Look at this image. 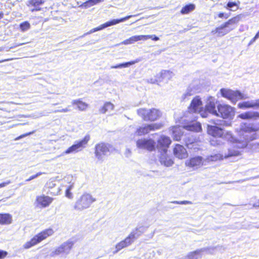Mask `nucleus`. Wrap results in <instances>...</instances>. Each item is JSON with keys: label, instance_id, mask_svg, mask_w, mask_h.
Here are the masks:
<instances>
[{"label": "nucleus", "instance_id": "obj_26", "mask_svg": "<svg viewBox=\"0 0 259 259\" xmlns=\"http://www.w3.org/2000/svg\"><path fill=\"white\" fill-rule=\"evenodd\" d=\"M146 37L147 38L148 37L143 36L142 35L133 36L130 37L129 38H128L126 40H124V41L121 42L120 43V44L125 45L132 44L134 43L135 42H136V41H138L139 40H143V39H145V38H146Z\"/></svg>", "mask_w": 259, "mask_h": 259}, {"label": "nucleus", "instance_id": "obj_50", "mask_svg": "<svg viewBox=\"0 0 259 259\" xmlns=\"http://www.w3.org/2000/svg\"><path fill=\"white\" fill-rule=\"evenodd\" d=\"M172 203H178V201H174V202H168V204L166 206L167 207H169V208H172L171 205L172 204Z\"/></svg>", "mask_w": 259, "mask_h": 259}, {"label": "nucleus", "instance_id": "obj_33", "mask_svg": "<svg viewBox=\"0 0 259 259\" xmlns=\"http://www.w3.org/2000/svg\"><path fill=\"white\" fill-rule=\"evenodd\" d=\"M145 228L143 226H141L137 228L135 230H133L130 234H134V240L137 239L145 231Z\"/></svg>", "mask_w": 259, "mask_h": 259}, {"label": "nucleus", "instance_id": "obj_61", "mask_svg": "<svg viewBox=\"0 0 259 259\" xmlns=\"http://www.w3.org/2000/svg\"><path fill=\"white\" fill-rule=\"evenodd\" d=\"M3 62V61H0V63H1V62Z\"/></svg>", "mask_w": 259, "mask_h": 259}, {"label": "nucleus", "instance_id": "obj_5", "mask_svg": "<svg viewBox=\"0 0 259 259\" xmlns=\"http://www.w3.org/2000/svg\"><path fill=\"white\" fill-rule=\"evenodd\" d=\"M137 114L145 121H154L159 119L162 113L158 109L155 108H140L137 110Z\"/></svg>", "mask_w": 259, "mask_h": 259}, {"label": "nucleus", "instance_id": "obj_11", "mask_svg": "<svg viewBox=\"0 0 259 259\" xmlns=\"http://www.w3.org/2000/svg\"><path fill=\"white\" fill-rule=\"evenodd\" d=\"M110 145L104 143L98 144L95 147V156L98 160L103 161L105 157L110 153Z\"/></svg>", "mask_w": 259, "mask_h": 259}, {"label": "nucleus", "instance_id": "obj_42", "mask_svg": "<svg viewBox=\"0 0 259 259\" xmlns=\"http://www.w3.org/2000/svg\"><path fill=\"white\" fill-rule=\"evenodd\" d=\"M218 16L219 18L227 19L229 17V15L224 12H220L218 14Z\"/></svg>", "mask_w": 259, "mask_h": 259}, {"label": "nucleus", "instance_id": "obj_14", "mask_svg": "<svg viewBox=\"0 0 259 259\" xmlns=\"http://www.w3.org/2000/svg\"><path fill=\"white\" fill-rule=\"evenodd\" d=\"M161 124L157 123L146 124L144 126L137 128L135 135L142 136L148 134L150 131H155L160 128Z\"/></svg>", "mask_w": 259, "mask_h": 259}, {"label": "nucleus", "instance_id": "obj_4", "mask_svg": "<svg viewBox=\"0 0 259 259\" xmlns=\"http://www.w3.org/2000/svg\"><path fill=\"white\" fill-rule=\"evenodd\" d=\"M96 200V198L93 197L91 194L87 193H84L75 202L74 209L82 211L89 208Z\"/></svg>", "mask_w": 259, "mask_h": 259}, {"label": "nucleus", "instance_id": "obj_2", "mask_svg": "<svg viewBox=\"0 0 259 259\" xmlns=\"http://www.w3.org/2000/svg\"><path fill=\"white\" fill-rule=\"evenodd\" d=\"M213 125L208 124L206 126L207 134L213 139L210 140L209 142L213 146H218L223 144L222 141L228 142H234L235 137L231 131H226L215 125V120L211 119L209 121Z\"/></svg>", "mask_w": 259, "mask_h": 259}, {"label": "nucleus", "instance_id": "obj_23", "mask_svg": "<svg viewBox=\"0 0 259 259\" xmlns=\"http://www.w3.org/2000/svg\"><path fill=\"white\" fill-rule=\"evenodd\" d=\"M45 3L44 0H29L27 2V5L28 7H33L34 8L31 10L32 12L34 11H40L41 9L39 6Z\"/></svg>", "mask_w": 259, "mask_h": 259}, {"label": "nucleus", "instance_id": "obj_32", "mask_svg": "<svg viewBox=\"0 0 259 259\" xmlns=\"http://www.w3.org/2000/svg\"><path fill=\"white\" fill-rule=\"evenodd\" d=\"M195 8V6L193 4H189L186 5L184 7H183L181 10V13L182 14H187L190 13V12L193 11Z\"/></svg>", "mask_w": 259, "mask_h": 259}, {"label": "nucleus", "instance_id": "obj_9", "mask_svg": "<svg viewBox=\"0 0 259 259\" xmlns=\"http://www.w3.org/2000/svg\"><path fill=\"white\" fill-rule=\"evenodd\" d=\"M218 115L224 119L232 118L235 114L234 108L226 104H219L217 105Z\"/></svg>", "mask_w": 259, "mask_h": 259}, {"label": "nucleus", "instance_id": "obj_59", "mask_svg": "<svg viewBox=\"0 0 259 259\" xmlns=\"http://www.w3.org/2000/svg\"><path fill=\"white\" fill-rule=\"evenodd\" d=\"M2 48H0V51H2Z\"/></svg>", "mask_w": 259, "mask_h": 259}, {"label": "nucleus", "instance_id": "obj_51", "mask_svg": "<svg viewBox=\"0 0 259 259\" xmlns=\"http://www.w3.org/2000/svg\"><path fill=\"white\" fill-rule=\"evenodd\" d=\"M179 204H192V202L188 201H183L179 202Z\"/></svg>", "mask_w": 259, "mask_h": 259}, {"label": "nucleus", "instance_id": "obj_8", "mask_svg": "<svg viewBox=\"0 0 259 259\" xmlns=\"http://www.w3.org/2000/svg\"><path fill=\"white\" fill-rule=\"evenodd\" d=\"M222 97L235 103L237 101L244 98L243 95L238 91H233L230 89L223 88L220 90Z\"/></svg>", "mask_w": 259, "mask_h": 259}, {"label": "nucleus", "instance_id": "obj_62", "mask_svg": "<svg viewBox=\"0 0 259 259\" xmlns=\"http://www.w3.org/2000/svg\"><path fill=\"white\" fill-rule=\"evenodd\" d=\"M0 110H1V109L0 108Z\"/></svg>", "mask_w": 259, "mask_h": 259}, {"label": "nucleus", "instance_id": "obj_31", "mask_svg": "<svg viewBox=\"0 0 259 259\" xmlns=\"http://www.w3.org/2000/svg\"><path fill=\"white\" fill-rule=\"evenodd\" d=\"M139 60H136L135 61H130L127 62H125L121 64H119L116 65H113L110 67L111 69H118V68H122L128 67L131 65H134L136 63L139 62Z\"/></svg>", "mask_w": 259, "mask_h": 259}, {"label": "nucleus", "instance_id": "obj_60", "mask_svg": "<svg viewBox=\"0 0 259 259\" xmlns=\"http://www.w3.org/2000/svg\"><path fill=\"white\" fill-rule=\"evenodd\" d=\"M175 139H176V141H177V140H178V139H177V138H176V137L175 138Z\"/></svg>", "mask_w": 259, "mask_h": 259}, {"label": "nucleus", "instance_id": "obj_25", "mask_svg": "<svg viewBox=\"0 0 259 259\" xmlns=\"http://www.w3.org/2000/svg\"><path fill=\"white\" fill-rule=\"evenodd\" d=\"M161 155L159 157V160L161 164H163L166 166H171L173 164L172 160L168 157L166 152L164 153L163 152H160Z\"/></svg>", "mask_w": 259, "mask_h": 259}, {"label": "nucleus", "instance_id": "obj_54", "mask_svg": "<svg viewBox=\"0 0 259 259\" xmlns=\"http://www.w3.org/2000/svg\"><path fill=\"white\" fill-rule=\"evenodd\" d=\"M25 44V43L17 44H16V46H16V47L20 46L23 45H24V44Z\"/></svg>", "mask_w": 259, "mask_h": 259}, {"label": "nucleus", "instance_id": "obj_20", "mask_svg": "<svg viewBox=\"0 0 259 259\" xmlns=\"http://www.w3.org/2000/svg\"><path fill=\"white\" fill-rule=\"evenodd\" d=\"M187 166L190 167H198L202 165V158L200 156L190 158L186 163Z\"/></svg>", "mask_w": 259, "mask_h": 259}, {"label": "nucleus", "instance_id": "obj_40", "mask_svg": "<svg viewBox=\"0 0 259 259\" xmlns=\"http://www.w3.org/2000/svg\"><path fill=\"white\" fill-rule=\"evenodd\" d=\"M142 36L148 37L147 38L146 37V38H145V39H143V40H146L149 38H151L155 41H157L159 39V37L155 35H142Z\"/></svg>", "mask_w": 259, "mask_h": 259}, {"label": "nucleus", "instance_id": "obj_34", "mask_svg": "<svg viewBox=\"0 0 259 259\" xmlns=\"http://www.w3.org/2000/svg\"><path fill=\"white\" fill-rule=\"evenodd\" d=\"M103 1L104 0H89L83 4V6L85 8H88Z\"/></svg>", "mask_w": 259, "mask_h": 259}, {"label": "nucleus", "instance_id": "obj_10", "mask_svg": "<svg viewBox=\"0 0 259 259\" xmlns=\"http://www.w3.org/2000/svg\"><path fill=\"white\" fill-rule=\"evenodd\" d=\"M136 16L137 15H129V16H126V17H125L124 18H121V19H113V20H111L110 21H108V22H106L105 23H104L103 24L101 25L99 27H97L96 28H93V29H91L90 31H89V32H88L87 33H85L84 34H83L80 37H83L87 35L90 34H91L92 33H94V32H95L96 31L102 30V29H104V28H106L107 27L115 25V24L119 23L120 22H124V21L129 19L131 17H135V16Z\"/></svg>", "mask_w": 259, "mask_h": 259}, {"label": "nucleus", "instance_id": "obj_35", "mask_svg": "<svg viewBox=\"0 0 259 259\" xmlns=\"http://www.w3.org/2000/svg\"><path fill=\"white\" fill-rule=\"evenodd\" d=\"M188 156V153L186 150L183 146L179 145V159H183L186 158Z\"/></svg>", "mask_w": 259, "mask_h": 259}, {"label": "nucleus", "instance_id": "obj_16", "mask_svg": "<svg viewBox=\"0 0 259 259\" xmlns=\"http://www.w3.org/2000/svg\"><path fill=\"white\" fill-rule=\"evenodd\" d=\"M134 234H130L129 235L123 240L118 243L115 246V250L113 251V254L117 253L122 248L127 247L134 242Z\"/></svg>", "mask_w": 259, "mask_h": 259}, {"label": "nucleus", "instance_id": "obj_29", "mask_svg": "<svg viewBox=\"0 0 259 259\" xmlns=\"http://www.w3.org/2000/svg\"><path fill=\"white\" fill-rule=\"evenodd\" d=\"M72 104L73 105H76L77 109L80 111H84L88 107V104L87 103L82 102L80 99L73 100L72 101Z\"/></svg>", "mask_w": 259, "mask_h": 259}, {"label": "nucleus", "instance_id": "obj_52", "mask_svg": "<svg viewBox=\"0 0 259 259\" xmlns=\"http://www.w3.org/2000/svg\"><path fill=\"white\" fill-rule=\"evenodd\" d=\"M259 37V32L257 31V32L256 33L255 36L253 37V38L255 39H256Z\"/></svg>", "mask_w": 259, "mask_h": 259}, {"label": "nucleus", "instance_id": "obj_7", "mask_svg": "<svg viewBox=\"0 0 259 259\" xmlns=\"http://www.w3.org/2000/svg\"><path fill=\"white\" fill-rule=\"evenodd\" d=\"M90 139V136L86 135L82 140L75 141L74 143L71 146L63 152L62 155L77 153L82 151L86 147Z\"/></svg>", "mask_w": 259, "mask_h": 259}, {"label": "nucleus", "instance_id": "obj_24", "mask_svg": "<svg viewBox=\"0 0 259 259\" xmlns=\"http://www.w3.org/2000/svg\"><path fill=\"white\" fill-rule=\"evenodd\" d=\"M216 106L213 101H209L205 106V114H207L206 112H208L215 116L218 115V110L215 109Z\"/></svg>", "mask_w": 259, "mask_h": 259}, {"label": "nucleus", "instance_id": "obj_53", "mask_svg": "<svg viewBox=\"0 0 259 259\" xmlns=\"http://www.w3.org/2000/svg\"><path fill=\"white\" fill-rule=\"evenodd\" d=\"M131 153V151L130 149H127L126 150V154H130ZM126 156H128V155H126Z\"/></svg>", "mask_w": 259, "mask_h": 259}, {"label": "nucleus", "instance_id": "obj_49", "mask_svg": "<svg viewBox=\"0 0 259 259\" xmlns=\"http://www.w3.org/2000/svg\"><path fill=\"white\" fill-rule=\"evenodd\" d=\"M178 146V145L176 144L175 148L174 149V153L175 155V156H176L178 153V150L177 148Z\"/></svg>", "mask_w": 259, "mask_h": 259}, {"label": "nucleus", "instance_id": "obj_45", "mask_svg": "<svg viewBox=\"0 0 259 259\" xmlns=\"http://www.w3.org/2000/svg\"><path fill=\"white\" fill-rule=\"evenodd\" d=\"M70 111V110L68 108H64V109H60V110H55V111H54V112H55V113H57V112L66 113V112H68Z\"/></svg>", "mask_w": 259, "mask_h": 259}, {"label": "nucleus", "instance_id": "obj_36", "mask_svg": "<svg viewBox=\"0 0 259 259\" xmlns=\"http://www.w3.org/2000/svg\"><path fill=\"white\" fill-rule=\"evenodd\" d=\"M19 26L23 32L26 31L30 28V24L28 21H24L20 23Z\"/></svg>", "mask_w": 259, "mask_h": 259}, {"label": "nucleus", "instance_id": "obj_57", "mask_svg": "<svg viewBox=\"0 0 259 259\" xmlns=\"http://www.w3.org/2000/svg\"><path fill=\"white\" fill-rule=\"evenodd\" d=\"M257 206L259 207V200L257 202Z\"/></svg>", "mask_w": 259, "mask_h": 259}, {"label": "nucleus", "instance_id": "obj_55", "mask_svg": "<svg viewBox=\"0 0 259 259\" xmlns=\"http://www.w3.org/2000/svg\"><path fill=\"white\" fill-rule=\"evenodd\" d=\"M44 114H42V113H41H41H39V115L38 116V117H41V116H44Z\"/></svg>", "mask_w": 259, "mask_h": 259}, {"label": "nucleus", "instance_id": "obj_28", "mask_svg": "<svg viewBox=\"0 0 259 259\" xmlns=\"http://www.w3.org/2000/svg\"><path fill=\"white\" fill-rule=\"evenodd\" d=\"M47 186L49 188V193L53 195H58L60 191L59 187H56V185L53 182H50L47 183Z\"/></svg>", "mask_w": 259, "mask_h": 259}, {"label": "nucleus", "instance_id": "obj_44", "mask_svg": "<svg viewBox=\"0 0 259 259\" xmlns=\"http://www.w3.org/2000/svg\"><path fill=\"white\" fill-rule=\"evenodd\" d=\"M34 132H29V133H26V134H23V135H20V136H19L18 137L16 138L15 139V140H19L23 138H24L27 136H29V135H30L34 133Z\"/></svg>", "mask_w": 259, "mask_h": 259}, {"label": "nucleus", "instance_id": "obj_12", "mask_svg": "<svg viewBox=\"0 0 259 259\" xmlns=\"http://www.w3.org/2000/svg\"><path fill=\"white\" fill-rule=\"evenodd\" d=\"M201 99L199 97H196L192 100L189 106V110L192 113H200L202 117H206L207 115L205 114V112L203 111Z\"/></svg>", "mask_w": 259, "mask_h": 259}, {"label": "nucleus", "instance_id": "obj_41", "mask_svg": "<svg viewBox=\"0 0 259 259\" xmlns=\"http://www.w3.org/2000/svg\"><path fill=\"white\" fill-rule=\"evenodd\" d=\"M45 174V172H37L35 175H33V176H31L30 177H29L28 179H26L25 180V181L26 182L30 181L31 180L34 179L36 178L37 177L40 176V175H41L42 174Z\"/></svg>", "mask_w": 259, "mask_h": 259}, {"label": "nucleus", "instance_id": "obj_1", "mask_svg": "<svg viewBox=\"0 0 259 259\" xmlns=\"http://www.w3.org/2000/svg\"><path fill=\"white\" fill-rule=\"evenodd\" d=\"M238 117L243 120H252L251 122L242 123L238 130V134L243 137L244 141L248 143L256 139L257 133L259 131V112L247 111L240 114Z\"/></svg>", "mask_w": 259, "mask_h": 259}, {"label": "nucleus", "instance_id": "obj_22", "mask_svg": "<svg viewBox=\"0 0 259 259\" xmlns=\"http://www.w3.org/2000/svg\"><path fill=\"white\" fill-rule=\"evenodd\" d=\"M53 200V199L52 198L45 195L39 196L36 198V201L38 204L43 207L49 206L50 204L52 203Z\"/></svg>", "mask_w": 259, "mask_h": 259}, {"label": "nucleus", "instance_id": "obj_6", "mask_svg": "<svg viewBox=\"0 0 259 259\" xmlns=\"http://www.w3.org/2000/svg\"><path fill=\"white\" fill-rule=\"evenodd\" d=\"M54 232L52 229H46L38 234L35 235L30 241L26 242L24 245L25 249H28L36 245L48 237L52 236Z\"/></svg>", "mask_w": 259, "mask_h": 259}, {"label": "nucleus", "instance_id": "obj_18", "mask_svg": "<svg viewBox=\"0 0 259 259\" xmlns=\"http://www.w3.org/2000/svg\"><path fill=\"white\" fill-rule=\"evenodd\" d=\"M183 128L191 132H200L202 131V127L200 123L198 122H188L182 125Z\"/></svg>", "mask_w": 259, "mask_h": 259}, {"label": "nucleus", "instance_id": "obj_58", "mask_svg": "<svg viewBox=\"0 0 259 259\" xmlns=\"http://www.w3.org/2000/svg\"><path fill=\"white\" fill-rule=\"evenodd\" d=\"M256 39H255L254 38H253L251 40V41H255Z\"/></svg>", "mask_w": 259, "mask_h": 259}, {"label": "nucleus", "instance_id": "obj_37", "mask_svg": "<svg viewBox=\"0 0 259 259\" xmlns=\"http://www.w3.org/2000/svg\"><path fill=\"white\" fill-rule=\"evenodd\" d=\"M239 155V152L235 150H229V153L227 155L224 156L225 158H228L232 156H238Z\"/></svg>", "mask_w": 259, "mask_h": 259}, {"label": "nucleus", "instance_id": "obj_19", "mask_svg": "<svg viewBox=\"0 0 259 259\" xmlns=\"http://www.w3.org/2000/svg\"><path fill=\"white\" fill-rule=\"evenodd\" d=\"M238 107L240 109L259 108V99L252 101H244L238 103Z\"/></svg>", "mask_w": 259, "mask_h": 259}, {"label": "nucleus", "instance_id": "obj_46", "mask_svg": "<svg viewBox=\"0 0 259 259\" xmlns=\"http://www.w3.org/2000/svg\"><path fill=\"white\" fill-rule=\"evenodd\" d=\"M7 252L0 250V259L5 257L7 255Z\"/></svg>", "mask_w": 259, "mask_h": 259}, {"label": "nucleus", "instance_id": "obj_15", "mask_svg": "<svg viewBox=\"0 0 259 259\" xmlns=\"http://www.w3.org/2000/svg\"><path fill=\"white\" fill-rule=\"evenodd\" d=\"M136 145L138 148L152 151L155 149V143L152 139H141L137 141Z\"/></svg>", "mask_w": 259, "mask_h": 259}, {"label": "nucleus", "instance_id": "obj_21", "mask_svg": "<svg viewBox=\"0 0 259 259\" xmlns=\"http://www.w3.org/2000/svg\"><path fill=\"white\" fill-rule=\"evenodd\" d=\"M173 76L172 72L168 70H162L159 74L157 75L159 79V82H166Z\"/></svg>", "mask_w": 259, "mask_h": 259}, {"label": "nucleus", "instance_id": "obj_38", "mask_svg": "<svg viewBox=\"0 0 259 259\" xmlns=\"http://www.w3.org/2000/svg\"><path fill=\"white\" fill-rule=\"evenodd\" d=\"M199 251H195L190 253L188 256V259H198Z\"/></svg>", "mask_w": 259, "mask_h": 259}, {"label": "nucleus", "instance_id": "obj_47", "mask_svg": "<svg viewBox=\"0 0 259 259\" xmlns=\"http://www.w3.org/2000/svg\"><path fill=\"white\" fill-rule=\"evenodd\" d=\"M149 82L151 83H157L159 84L160 83V82H159V79H158V78L157 77V76L156 77L155 79H151L150 80V81H149Z\"/></svg>", "mask_w": 259, "mask_h": 259}, {"label": "nucleus", "instance_id": "obj_17", "mask_svg": "<svg viewBox=\"0 0 259 259\" xmlns=\"http://www.w3.org/2000/svg\"><path fill=\"white\" fill-rule=\"evenodd\" d=\"M171 143V140L169 137L162 136L158 140L157 147L160 152L165 153L167 152V148Z\"/></svg>", "mask_w": 259, "mask_h": 259}, {"label": "nucleus", "instance_id": "obj_3", "mask_svg": "<svg viewBox=\"0 0 259 259\" xmlns=\"http://www.w3.org/2000/svg\"><path fill=\"white\" fill-rule=\"evenodd\" d=\"M241 20V15L235 16L211 31L212 34L223 36L233 30Z\"/></svg>", "mask_w": 259, "mask_h": 259}, {"label": "nucleus", "instance_id": "obj_30", "mask_svg": "<svg viewBox=\"0 0 259 259\" xmlns=\"http://www.w3.org/2000/svg\"><path fill=\"white\" fill-rule=\"evenodd\" d=\"M114 107V105L110 102H106L104 105L100 109L99 112L101 113L105 114L107 112L111 111Z\"/></svg>", "mask_w": 259, "mask_h": 259}, {"label": "nucleus", "instance_id": "obj_56", "mask_svg": "<svg viewBox=\"0 0 259 259\" xmlns=\"http://www.w3.org/2000/svg\"><path fill=\"white\" fill-rule=\"evenodd\" d=\"M3 14L0 13V19H1L3 17Z\"/></svg>", "mask_w": 259, "mask_h": 259}, {"label": "nucleus", "instance_id": "obj_13", "mask_svg": "<svg viewBox=\"0 0 259 259\" xmlns=\"http://www.w3.org/2000/svg\"><path fill=\"white\" fill-rule=\"evenodd\" d=\"M74 245L73 241L69 240L62 243L58 247L56 248L54 251L51 253V256L58 255L60 254H68Z\"/></svg>", "mask_w": 259, "mask_h": 259}, {"label": "nucleus", "instance_id": "obj_27", "mask_svg": "<svg viewBox=\"0 0 259 259\" xmlns=\"http://www.w3.org/2000/svg\"><path fill=\"white\" fill-rule=\"evenodd\" d=\"M12 217L9 213H0V225H5L11 224Z\"/></svg>", "mask_w": 259, "mask_h": 259}, {"label": "nucleus", "instance_id": "obj_39", "mask_svg": "<svg viewBox=\"0 0 259 259\" xmlns=\"http://www.w3.org/2000/svg\"><path fill=\"white\" fill-rule=\"evenodd\" d=\"M239 4L240 2L239 1H238L237 3L234 2H229L227 4L226 8L227 9L228 8H232L233 7H238Z\"/></svg>", "mask_w": 259, "mask_h": 259}, {"label": "nucleus", "instance_id": "obj_43", "mask_svg": "<svg viewBox=\"0 0 259 259\" xmlns=\"http://www.w3.org/2000/svg\"><path fill=\"white\" fill-rule=\"evenodd\" d=\"M71 187L72 186H69V187L67 188L66 190V196L69 198H71L72 197V194L70 192Z\"/></svg>", "mask_w": 259, "mask_h": 259}, {"label": "nucleus", "instance_id": "obj_48", "mask_svg": "<svg viewBox=\"0 0 259 259\" xmlns=\"http://www.w3.org/2000/svg\"><path fill=\"white\" fill-rule=\"evenodd\" d=\"M10 183H11L10 181H7L6 182H4V183H2L0 184V188L6 186L7 185H8L9 184H10Z\"/></svg>", "mask_w": 259, "mask_h": 259}]
</instances>
